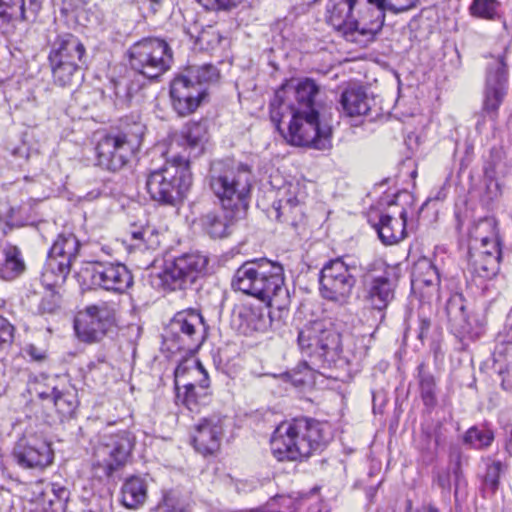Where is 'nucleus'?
Instances as JSON below:
<instances>
[{
    "instance_id": "1",
    "label": "nucleus",
    "mask_w": 512,
    "mask_h": 512,
    "mask_svg": "<svg viewBox=\"0 0 512 512\" xmlns=\"http://www.w3.org/2000/svg\"><path fill=\"white\" fill-rule=\"evenodd\" d=\"M418 0H328L326 20L347 41L360 45L374 40L385 21V11L401 13Z\"/></svg>"
},
{
    "instance_id": "2",
    "label": "nucleus",
    "mask_w": 512,
    "mask_h": 512,
    "mask_svg": "<svg viewBox=\"0 0 512 512\" xmlns=\"http://www.w3.org/2000/svg\"><path fill=\"white\" fill-rule=\"evenodd\" d=\"M298 344L302 350L319 358L324 367L347 373L358 371L368 355V347L363 340L348 344L343 353L340 334L333 328H325L322 322H314L300 330Z\"/></svg>"
},
{
    "instance_id": "3",
    "label": "nucleus",
    "mask_w": 512,
    "mask_h": 512,
    "mask_svg": "<svg viewBox=\"0 0 512 512\" xmlns=\"http://www.w3.org/2000/svg\"><path fill=\"white\" fill-rule=\"evenodd\" d=\"M330 440L327 423L307 418L281 423L271 438V451L279 461H297L322 450Z\"/></svg>"
},
{
    "instance_id": "4",
    "label": "nucleus",
    "mask_w": 512,
    "mask_h": 512,
    "mask_svg": "<svg viewBox=\"0 0 512 512\" xmlns=\"http://www.w3.org/2000/svg\"><path fill=\"white\" fill-rule=\"evenodd\" d=\"M232 287L278 309L288 301L283 267L267 259L242 264L234 274Z\"/></svg>"
},
{
    "instance_id": "5",
    "label": "nucleus",
    "mask_w": 512,
    "mask_h": 512,
    "mask_svg": "<svg viewBox=\"0 0 512 512\" xmlns=\"http://www.w3.org/2000/svg\"><path fill=\"white\" fill-rule=\"evenodd\" d=\"M208 181L222 209L246 213L251 189V171L247 165L214 162L209 171Z\"/></svg>"
},
{
    "instance_id": "6",
    "label": "nucleus",
    "mask_w": 512,
    "mask_h": 512,
    "mask_svg": "<svg viewBox=\"0 0 512 512\" xmlns=\"http://www.w3.org/2000/svg\"><path fill=\"white\" fill-rule=\"evenodd\" d=\"M192 184L189 159L184 155L173 156L159 169L146 176L145 187L150 198L161 204L175 206L181 202Z\"/></svg>"
},
{
    "instance_id": "7",
    "label": "nucleus",
    "mask_w": 512,
    "mask_h": 512,
    "mask_svg": "<svg viewBox=\"0 0 512 512\" xmlns=\"http://www.w3.org/2000/svg\"><path fill=\"white\" fill-rule=\"evenodd\" d=\"M134 446V438L127 431L105 435L95 445L92 470L96 477H110L128 462Z\"/></svg>"
},
{
    "instance_id": "8",
    "label": "nucleus",
    "mask_w": 512,
    "mask_h": 512,
    "mask_svg": "<svg viewBox=\"0 0 512 512\" xmlns=\"http://www.w3.org/2000/svg\"><path fill=\"white\" fill-rule=\"evenodd\" d=\"M289 117L287 132L279 131L284 138L295 146H306L317 150H326L331 147V128L321 125L319 114L308 112H285Z\"/></svg>"
},
{
    "instance_id": "9",
    "label": "nucleus",
    "mask_w": 512,
    "mask_h": 512,
    "mask_svg": "<svg viewBox=\"0 0 512 512\" xmlns=\"http://www.w3.org/2000/svg\"><path fill=\"white\" fill-rule=\"evenodd\" d=\"M129 55L132 69L149 79L161 76L173 61L170 47L158 38H146L135 43Z\"/></svg>"
},
{
    "instance_id": "10",
    "label": "nucleus",
    "mask_w": 512,
    "mask_h": 512,
    "mask_svg": "<svg viewBox=\"0 0 512 512\" xmlns=\"http://www.w3.org/2000/svg\"><path fill=\"white\" fill-rule=\"evenodd\" d=\"M79 250L80 242L75 235L60 234L49 250L41 274L42 284L47 287L62 285L78 257Z\"/></svg>"
},
{
    "instance_id": "11",
    "label": "nucleus",
    "mask_w": 512,
    "mask_h": 512,
    "mask_svg": "<svg viewBox=\"0 0 512 512\" xmlns=\"http://www.w3.org/2000/svg\"><path fill=\"white\" fill-rule=\"evenodd\" d=\"M321 296L333 303L345 305L349 302L356 285V277L341 258L324 264L319 275Z\"/></svg>"
},
{
    "instance_id": "12",
    "label": "nucleus",
    "mask_w": 512,
    "mask_h": 512,
    "mask_svg": "<svg viewBox=\"0 0 512 512\" xmlns=\"http://www.w3.org/2000/svg\"><path fill=\"white\" fill-rule=\"evenodd\" d=\"M116 312V304L109 302L89 305L79 311L74 321L77 337L86 343L99 342L115 326Z\"/></svg>"
},
{
    "instance_id": "13",
    "label": "nucleus",
    "mask_w": 512,
    "mask_h": 512,
    "mask_svg": "<svg viewBox=\"0 0 512 512\" xmlns=\"http://www.w3.org/2000/svg\"><path fill=\"white\" fill-rule=\"evenodd\" d=\"M205 332L202 315L188 309L174 315L167 328V339L177 350L195 352L204 342Z\"/></svg>"
},
{
    "instance_id": "14",
    "label": "nucleus",
    "mask_w": 512,
    "mask_h": 512,
    "mask_svg": "<svg viewBox=\"0 0 512 512\" xmlns=\"http://www.w3.org/2000/svg\"><path fill=\"white\" fill-rule=\"evenodd\" d=\"M77 277L83 285L116 293L125 292L133 283L130 271L121 263L88 262L77 273Z\"/></svg>"
},
{
    "instance_id": "15",
    "label": "nucleus",
    "mask_w": 512,
    "mask_h": 512,
    "mask_svg": "<svg viewBox=\"0 0 512 512\" xmlns=\"http://www.w3.org/2000/svg\"><path fill=\"white\" fill-rule=\"evenodd\" d=\"M319 95V87L309 78L298 82L294 90L296 104H288L285 101L286 90L281 88L275 92L270 103V118L278 131H281V123L285 118V112H308L319 114V104L316 100Z\"/></svg>"
},
{
    "instance_id": "16",
    "label": "nucleus",
    "mask_w": 512,
    "mask_h": 512,
    "mask_svg": "<svg viewBox=\"0 0 512 512\" xmlns=\"http://www.w3.org/2000/svg\"><path fill=\"white\" fill-rule=\"evenodd\" d=\"M496 225L493 219L485 218L477 222L470 230V242L476 246L481 243L482 248L478 257L473 260L474 272L483 278L495 275L498 269L500 251L496 241Z\"/></svg>"
},
{
    "instance_id": "17",
    "label": "nucleus",
    "mask_w": 512,
    "mask_h": 512,
    "mask_svg": "<svg viewBox=\"0 0 512 512\" xmlns=\"http://www.w3.org/2000/svg\"><path fill=\"white\" fill-rule=\"evenodd\" d=\"M208 260L199 253H187L167 263L158 278L164 289H185L204 274Z\"/></svg>"
},
{
    "instance_id": "18",
    "label": "nucleus",
    "mask_w": 512,
    "mask_h": 512,
    "mask_svg": "<svg viewBox=\"0 0 512 512\" xmlns=\"http://www.w3.org/2000/svg\"><path fill=\"white\" fill-rule=\"evenodd\" d=\"M508 48L504 49L502 54L491 55L486 68V81L483 99V112L492 120L497 117V112L507 93L508 68L506 63V53Z\"/></svg>"
},
{
    "instance_id": "19",
    "label": "nucleus",
    "mask_w": 512,
    "mask_h": 512,
    "mask_svg": "<svg viewBox=\"0 0 512 512\" xmlns=\"http://www.w3.org/2000/svg\"><path fill=\"white\" fill-rule=\"evenodd\" d=\"M13 458L24 469L43 470L52 464L54 452L46 440L24 437L15 444Z\"/></svg>"
},
{
    "instance_id": "20",
    "label": "nucleus",
    "mask_w": 512,
    "mask_h": 512,
    "mask_svg": "<svg viewBox=\"0 0 512 512\" xmlns=\"http://www.w3.org/2000/svg\"><path fill=\"white\" fill-rule=\"evenodd\" d=\"M401 275L399 265H388L379 276H372L366 284V302L373 308L382 311L394 299L395 288Z\"/></svg>"
},
{
    "instance_id": "21",
    "label": "nucleus",
    "mask_w": 512,
    "mask_h": 512,
    "mask_svg": "<svg viewBox=\"0 0 512 512\" xmlns=\"http://www.w3.org/2000/svg\"><path fill=\"white\" fill-rule=\"evenodd\" d=\"M95 149L98 165L110 171L123 168L135 153L116 133L101 138Z\"/></svg>"
},
{
    "instance_id": "22",
    "label": "nucleus",
    "mask_w": 512,
    "mask_h": 512,
    "mask_svg": "<svg viewBox=\"0 0 512 512\" xmlns=\"http://www.w3.org/2000/svg\"><path fill=\"white\" fill-rule=\"evenodd\" d=\"M170 96L174 110L180 116L194 112L205 97L203 87L193 85L184 74L174 78L170 87Z\"/></svg>"
},
{
    "instance_id": "23",
    "label": "nucleus",
    "mask_w": 512,
    "mask_h": 512,
    "mask_svg": "<svg viewBox=\"0 0 512 512\" xmlns=\"http://www.w3.org/2000/svg\"><path fill=\"white\" fill-rule=\"evenodd\" d=\"M223 422L224 418L219 415L199 420L193 434V445L199 453L205 456L219 450L224 432Z\"/></svg>"
},
{
    "instance_id": "24",
    "label": "nucleus",
    "mask_w": 512,
    "mask_h": 512,
    "mask_svg": "<svg viewBox=\"0 0 512 512\" xmlns=\"http://www.w3.org/2000/svg\"><path fill=\"white\" fill-rule=\"evenodd\" d=\"M245 215L246 213H236L233 209L211 211L200 217V225L211 238L221 239L230 235L235 223Z\"/></svg>"
},
{
    "instance_id": "25",
    "label": "nucleus",
    "mask_w": 512,
    "mask_h": 512,
    "mask_svg": "<svg viewBox=\"0 0 512 512\" xmlns=\"http://www.w3.org/2000/svg\"><path fill=\"white\" fill-rule=\"evenodd\" d=\"M85 47L74 35L66 33L59 35L52 44L49 59L67 62L84 63Z\"/></svg>"
},
{
    "instance_id": "26",
    "label": "nucleus",
    "mask_w": 512,
    "mask_h": 512,
    "mask_svg": "<svg viewBox=\"0 0 512 512\" xmlns=\"http://www.w3.org/2000/svg\"><path fill=\"white\" fill-rule=\"evenodd\" d=\"M407 212L403 209L399 218L392 217L388 214L380 216L377 224L374 225L379 239L384 245H394L406 236Z\"/></svg>"
},
{
    "instance_id": "27",
    "label": "nucleus",
    "mask_w": 512,
    "mask_h": 512,
    "mask_svg": "<svg viewBox=\"0 0 512 512\" xmlns=\"http://www.w3.org/2000/svg\"><path fill=\"white\" fill-rule=\"evenodd\" d=\"M40 0H0V22L28 20L40 10Z\"/></svg>"
},
{
    "instance_id": "28",
    "label": "nucleus",
    "mask_w": 512,
    "mask_h": 512,
    "mask_svg": "<svg viewBox=\"0 0 512 512\" xmlns=\"http://www.w3.org/2000/svg\"><path fill=\"white\" fill-rule=\"evenodd\" d=\"M511 169V161L508 159L507 153L503 146H493L484 164V175L491 181H495V186L498 187L497 180L506 177Z\"/></svg>"
},
{
    "instance_id": "29",
    "label": "nucleus",
    "mask_w": 512,
    "mask_h": 512,
    "mask_svg": "<svg viewBox=\"0 0 512 512\" xmlns=\"http://www.w3.org/2000/svg\"><path fill=\"white\" fill-rule=\"evenodd\" d=\"M371 99L361 87L347 88L341 95L340 104L347 116L366 115L370 110Z\"/></svg>"
},
{
    "instance_id": "30",
    "label": "nucleus",
    "mask_w": 512,
    "mask_h": 512,
    "mask_svg": "<svg viewBox=\"0 0 512 512\" xmlns=\"http://www.w3.org/2000/svg\"><path fill=\"white\" fill-rule=\"evenodd\" d=\"M25 270L20 249L12 244H6L2 250L0 260V277L4 280H13L19 277Z\"/></svg>"
},
{
    "instance_id": "31",
    "label": "nucleus",
    "mask_w": 512,
    "mask_h": 512,
    "mask_svg": "<svg viewBox=\"0 0 512 512\" xmlns=\"http://www.w3.org/2000/svg\"><path fill=\"white\" fill-rule=\"evenodd\" d=\"M54 82L61 86H72L83 78L81 67L84 63L49 59Z\"/></svg>"
},
{
    "instance_id": "32",
    "label": "nucleus",
    "mask_w": 512,
    "mask_h": 512,
    "mask_svg": "<svg viewBox=\"0 0 512 512\" xmlns=\"http://www.w3.org/2000/svg\"><path fill=\"white\" fill-rule=\"evenodd\" d=\"M147 498V484L144 479L133 476L128 478L121 488L122 504L129 509L142 506Z\"/></svg>"
},
{
    "instance_id": "33",
    "label": "nucleus",
    "mask_w": 512,
    "mask_h": 512,
    "mask_svg": "<svg viewBox=\"0 0 512 512\" xmlns=\"http://www.w3.org/2000/svg\"><path fill=\"white\" fill-rule=\"evenodd\" d=\"M305 191L299 182L289 183L283 187L281 198L274 203L273 209L276 213L275 218L281 220L286 212L296 208L305 199Z\"/></svg>"
},
{
    "instance_id": "34",
    "label": "nucleus",
    "mask_w": 512,
    "mask_h": 512,
    "mask_svg": "<svg viewBox=\"0 0 512 512\" xmlns=\"http://www.w3.org/2000/svg\"><path fill=\"white\" fill-rule=\"evenodd\" d=\"M454 308V302L450 301L447 307V313L451 320L456 322V325L459 327V331L463 336H466L470 339H477L484 333V323L482 320L476 318L475 316H467L464 311V306L461 304L457 309L460 312L459 321L457 316H452V309Z\"/></svg>"
},
{
    "instance_id": "35",
    "label": "nucleus",
    "mask_w": 512,
    "mask_h": 512,
    "mask_svg": "<svg viewBox=\"0 0 512 512\" xmlns=\"http://www.w3.org/2000/svg\"><path fill=\"white\" fill-rule=\"evenodd\" d=\"M439 281L438 271L429 259L423 258L415 264L411 279L413 287H435Z\"/></svg>"
},
{
    "instance_id": "36",
    "label": "nucleus",
    "mask_w": 512,
    "mask_h": 512,
    "mask_svg": "<svg viewBox=\"0 0 512 512\" xmlns=\"http://www.w3.org/2000/svg\"><path fill=\"white\" fill-rule=\"evenodd\" d=\"M206 134L207 126L204 122H189L181 131L184 144L187 145L191 151H195L194 156H198L202 153Z\"/></svg>"
},
{
    "instance_id": "37",
    "label": "nucleus",
    "mask_w": 512,
    "mask_h": 512,
    "mask_svg": "<svg viewBox=\"0 0 512 512\" xmlns=\"http://www.w3.org/2000/svg\"><path fill=\"white\" fill-rule=\"evenodd\" d=\"M52 401L62 418L72 417L78 406L77 395L73 390H59L53 387Z\"/></svg>"
},
{
    "instance_id": "38",
    "label": "nucleus",
    "mask_w": 512,
    "mask_h": 512,
    "mask_svg": "<svg viewBox=\"0 0 512 512\" xmlns=\"http://www.w3.org/2000/svg\"><path fill=\"white\" fill-rule=\"evenodd\" d=\"M183 74L193 85L200 87H203L204 84L214 83L219 78V71L212 64L189 66Z\"/></svg>"
},
{
    "instance_id": "39",
    "label": "nucleus",
    "mask_w": 512,
    "mask_h": 512,
    "mask_svg": "<svg viewBox=\"0 0 512 512\" xmlns=\"http://www.w3.org/2000/svg\"><path fill=\"white\" fill-rule=\"evenodd\" d=\"M463 440L474 449H485L493 442L494 433L488 428L473 426L466 431Z\"/></svg>"
},
{
    "instance_id": "40",
    "label": "nucleus",
    "mask_w": 512,
    "mask_h": 512,
    "mask_svg": "<svg viewBox=\"0 0 512 512\" xmlns=\"http://www.w3.org/2000/svg\"><path fill=\"white\" fill-rule=\"evenodd\" d=\"M144 133L145 125L140 121H133L116 134L135 152L140 147Z\"/></svg>"
},
{
    "instance_id": "41",
    "label": "nucleus",
    "mask_w": 512,
    "mask_h": 512,
    "mask_svg": "<svg viewBox=\"0 0 512 512\" xmlns=\"http://www.w3.org/2000/svg\"><path fill=\"white\" fill-rule=\"evenodd\" d=\"M419 378L422 401L426 407L434 408L437 404L435 379L422 370L419 371Z\"/></svg>"
},
{
    "instance_id": "42",
    "label": "nucleus",
    "mask_w": 512,
    "mask_h": 512,
    "mask_svg": "<svg viewBox=\"0 0 512 512\" xmlns=\"http://www.w3.org/2000/svg\"><path fill=\"white\" fill-rule=\"evenodd\" d=\"M45 287L47 288V291L39 303L38 310L42 314H52L60 308L61 296L55 290L57 286Z\"/></svg>"
},
{
    "instance_id": "43",
    "label": "nucleus",
    "mask_w": 512,
    "mask_h": 512,
    "mask_svg": "<svg viewBox=\"0 0 512 512\" xmlns=\"http://www.w3.org/2000/svg\"><path fill=\"white\" fill-rule=\"evenodd\" d=\"M498 5L496 0H474L470 11L474 16L493 19L497 15Z\"/></svg>"
},
{
    "instance_id": "44",
    "label": "nucleus",
    "mask_w": 512,
    "mask_h": 512,
    "mask_svg": "<svg viewBox=\"0 0 512 512\" xmlns=\"http://www.w3.org/2000/svg\"><path fill=\"white\" fill-rule=\"evenodd\" d=\"M241 315L247 322L248 327L253 331H264L268 326V321L262 312L248 309L245 310Z\"/></svg>"
},
{
    "instance_id": "45",
    "label": "nucleus",
    "mask_w": 512,
    "mask_h": 512,
    "mask_svg": "<svg viewBox=\"0 0 512 512\" xmlns=\"http://www.w3.org/2000/svg\"><path fill=\"white\" fill-rule=\"evenodd\" d=\"M14 326L4 317L0 316V352L5 351L13 342Z\"/></svg>"
},
{
    "instance_id": "46",
    "label": "nucleus",
    "mask_w": 512,
    "mask_h": 512,
    "mask_svg": "<svg viewBox=\"0 0 512 512\" xmlns=\"http://www.w3.org/2000/svg\"><path fill=\"white\" fill-rule=\"evenodd\" d=\"M188 371H192V372H200L202 371V366L200 363H192L191 365H188L187 362H184V363H180L176 369H175V372H174V375H175V388L177 390V394H178V397L180 396V393H181V386H180V383H181V378L188 372Z\"/></svg>"
},
{
    "instance_id": "47",
    "label": "nucleus",
    "mask_w": 512,
    "mask_h": 512,
    "mask_svg": "<svg viewBox=\"0 0 512 512\" xmlns=\"http://www.w3.org/2000/svg\"><path fill=\"white\" fill-rule=\"evenodd\" d=\"M501 462H493L488 465L487 471L484 477L485 484L492 490H496L499 484V476L501 472Z\"/></svg>"
},
{
    "instance_id": "48",
    "label": "nucleus",
    "mask_w": 512,
    "mask_h": 512,
    "mask_svg": "<svg viewBox=\"0 0 512 512\" xmlns=\"http://www.w3.org/2000/svg\"><path fill=\"white\" fill-rule=\"evenodd\" d=\"M182 388L184 389L183 402L189 410H193V406L197 403L196 387L193 383H183Z\"/></svg>"
},
{
    "instance_id": "49",
    "label": "nucleus",
    "mask_w": 512,
    "mask_h": 512,
    "mask_svg": "<svg viewBox=\"0 0 512 512\" xmlns=\"http://www.w3.org/2000/svg\"><path fill=\"white\" fill-rule=\"evenodd\" d=\"M457 459H456V464H455V467L453 469V474H454V477H455V496H457L458 494V490L460 489L461 485L462 484H465V481H464V478H463V473L461 471V468H460V454H457Z\"/></svg>"
},
{
    "instance_id": "50",
    "label": "nucleus",
    "mask_w": 512,
    "mask_h": 512,
    "mask_svg": "<svg viewBox=\"0 0 512 512\" xmlns=\"http://www.w3.org/2000/svg\"><path fill=\"white\" fill-rule=\"evenodd\" d=\"M430 326V319L426 317L419 318L418 339L422 341L427 336Z\"/></svg>"
},
{
    "instance_id": "51",
    "label": "nucleus",
    "mask_w": 512,
    "mask_h": 512,
    "mask_svg": "<svg viewBox=\"0 0 512 512\" xmlns=\"http://www.w3.org/2000/svg\"><path fill=\"white\" fill-rule=\"evenodd\" d=\"M148 233L152 234V232L149 229H142V230L132 232V238L135 240H139L141 242L137 245L139 248H141L142 246L145 248L152 247V244H150V245L145 244V242H146L145 236Z\"/></svg>"
},
{
    "instance_id": "52",
    "label": "nucleus",
    "mask_w": 512,
    "mask_h": 512,
    "mask_svg": "<svg viewBox=\"0 0 512 512\" xmlns=\"http://www.w3.org/2000/svg\"><path fill=\"white\" fill-rule=\"evenodd\" d=\"M298 374L300 375V377L294 379V382L298 385H303L308 382L311 371L309 367L306 364H304L303 371H299Z\"/></svg>"
},
{
    "instance_id": "53",
    "label": "nucleus",
    "mask_w": 512,
    "mask_h": 512,
    "mask_svg": "<svg viewBox=\"0 0 512 512\" xmlns=\"http://www.w3.org/2000/svg\"><path fill=\"white\" fill-rule=\"evenodd\" d=\"M52 491L59 500H67L69 497V491L65 487L53 485Z\"/></svg>"
},
{
    "instance_id": "54",
    "label": "nucleus",
    "mask_w": 512,
    "mask_h": 512,
    "mask_svg": "<svg viewBox=\"0 0 512 512\" xmlns=\"http://www.w3.org/2000/svg\"><path fill=\"white\" fill-rule=\"evenodd\" d=\"M243 0H218V9L229 10L239 5Z\"/></svg>"
},
{
    "instance_id": "55",
    "label": "nucleus",
    "mask_w": 512,
    "mask_h": 512,
    "mask_svg": "<svg viewBox=\"0 0 512 512\" xmlns=\"http://www.w3.org/2000/svg\"><path fill=\"white\" fill-rule=\"evenodd\" d=\"M437 482H438V485L442 489H447V490L450 489V477H449V474L445 473V474L438 475Z\"/></svg>"
},
{
    "instance_id": "56",
    "label": "nucleus",
    "mask_w": 512,
    "mask_h": 512,
    "mask_svg": "<svg viewBox=\"0 0 512 512\" xmlns=\"http://www.w3.org/2000/svg\"><path fill=\"white\" fill-rule=\"evenodd\" d=\"M502 387L505 390L512 391V370H509L502 379Z\"/></svg>"
},
{
    "instance_id": "57",
    "label": "nucleus",
    "mask_w": 512,
    "mask_h": 512,
    "mask_svg": "<svg viewBox=\"0 0 512 512\" xmlns=\"http://www.w3.org/2000/svg\"><path fill=\"white\" fill-rule=\"evenodd\" d=\"M505 449L512 456V426H510L507 430Z\"/></svg>"
},
{
    "instance_id": "58",
    "label": "nucleus",
    "mask_w": 512,
    "mask_h": 512,
    "mask_svg": "<svg viewBox=\"0 0 512 512\" xmlns=\"http://www.w3.org/2000/svg\"><path fill=\"white\" fill-rule=\"evenodd\" d=\"M197 2L207 9H218V0H197Z\"/></svg>"
},
{
    "instance_id": "59",
    "label": "nucleus",
    "mask_w": 512,
    "mask_h": 512,
    "mask_svg": "<svg viewBox=\"0 0 512 512\" xmlns=\"http://www.w3.org/2000/svg\"><path fill=\"white\" fill-rule=\"evenodd\" d=\"M101 195V191L98 189H94L90 192H88L85 196H83V199L86 201H93L97 199Z\"/></svg>"
},
{
    "instance_id": "60",
    "label": "nucleus",
    "mask_w": 512,
    "mask_h": 512,
    "mask_svg": "<svg viewBox=\"0 0 512 512\" xmlns=\"http://www.w3.org/2000/svg\"><path fill=\"white\" fill-rule=\"evenodd\" d=\"M29 355L37 361H40L44 358V355L41 352H38L34 346L29 348Z\"/></svg>"
},
{
    "instance_id": "61",
    "label": "nucleus",
    "mask_w": 512,
    "mask_h": 512,
    "mask_svg": "<svg viewBox=\"0 0 512 512\" xmlns=\"http://www.w3.org/2000/svg\"><path fill=\"white\" fill-rule=\"evenodd\" d=\"M38 396L41 399H51L52 400V390L51 391H39Z\"/></svg>"
},
{
    "instance_id": "62",
    "label": "nucleus",
    "mask_w": 512,
    "mask_h": 512,
    "mask_svg": "<svg viewBox=\"0 0 512 512\" xmlns=\"http://www.w3.org/2000/svg\"><path fill=\"white\" fill-rule=\"evenodd\" d=\"M200 387L202 389H205L208 387V379H207V375L205 374V378L200 382Z\"/></svg>"
},
{
    "instance_id": "63",
    "label": "nucleus",
    "mask_w": 512,
    "mask_h": 512,
    "mask_svg": "<svg viewBox=\"0 0 512 512\" xmlns=\"http://www.w3.org/2000/svg\"><path fill=\"white\" fill-rule=\"evenodd\" d=\"M427 512H440V511L434 506H428Z\"/></svg>"
},
{
    "instance_id": "64",
    "label": "nucleus",
    "mask_w": 512,
    "mask_h": 512,
    "mask_svg": "<svg viewBox=\"0 0 512 512\" xmlns=\"http://www.w3.org/2000/svg\"><path fill=\"white\" fill-rule=\"evenodd\" d=\"M153 5H160L162 0H149Z\"/></svg>"
}]
</instances>
